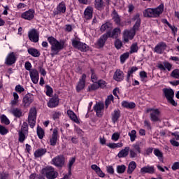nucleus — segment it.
Wrapping results in <instances>:
<instances>
[{
  "instance_id": "1",
  "label": "nucleus",
  "mask_w": 179,
  "mask_h": 179,
  "mask_svg": "<svg viewBox=\"0 0 179 179\" xmlns=\"http://www.w3.org/2000/svg\"><path fill=\"white\" fill-rule=\"evenodd\" d=\"M48 41L51 45V57L58 55V54H59V51L64 50V48L65 47V43L64 42H59L57 38H54V36H49L48 38Z\"/></svg>"
},
{
  "instance_id": "2",
  "label": "nucleus",
  "mask_w": 179,
  "mask_h": 179,
  "mask_svg": "<svg viewBox=\"0 0 179 179\" xmlns=\"http://www.w3.org/2000/svg\"><path fill=\"white\" fill-rule=\"evenodd\" d=\"M164 12V4L161 3L155 8H148L143 12L144 17H160V15Z\"/></svg>"
},
{
  "instance_id": "3",
  "label": "nucleus",
  "mask_w": 179,
  "mask_h": 179,
  "mask_svg": "<svg viewBox=\"0 0 179 179\" xmlns=\"http://www.w3.org/2000/svg\"><path fill=\"white\" fill-rule=\"evenodd\" d=\"M42 174L46 177L47 179H55L58 177V172L52 166H46L42 169Z\"/></svg>"
},
{
  "instance_id": "4",
  "label": "nucleus",
  "mask_w": 179,
  "mask_h": 179,
  "mask_svg": "<svg viewBox=\"0 0 179 179\" xmlns=\"http://www.w3.org/2000/svg\"><path fill=\"white\" fill-rule=\"evenodd\" d=\"M71 44L74 48H77L82 52L89 51V46L86 43L80 42V39L79 38H73L71 40Z\"/></svg>"
},
{
  "instance_id": "5",
  "label": "nucleus",
  "mask_w": 179,
  "mask_h": 179,
  "mask_svg": "<svg viewBox=\"0 0 179 179\" xmlns=\"http://www.w3.org/2000/svg\"><path fill=\"white\" fill-rule=\"evenodd\" d=\"M37 118V110L36 108H32L29 110L28 115V123L30 128H34L36 126V120Z\"/></svg>"
},
{
  "instance_id": "6",
  "label": "nucleus",
  "mask_w": 179,
  "mask_h": 179,
  "mask_svg": "<svg viewBox=\"0 0 179 179\" xmlns=\"http://www.w3.org/2000/svg\"><path fill=\"white\" fill-rule=\"evenodd\" d=\"M147 113H150V118L152 122L160 121V110L159 109L148 108Z\"/></svg>"
},
{
  "instance_id": "7",
  "label": "nucleus",
  "mask_w": 179,
  "mask_h": 179,
  "mask_svg": "<svg viewBox=\"0 0 179 179\" xmlns=\"http://www.w3.org/2000/svg\"><path fill=\"white\" fill-rule=\"evenodd\" d=\"M16 61H17L16 53H15V52H10L7 55L4 64L8 66H12V65L16 64Z\"/></svg>"
},
{
  "instance_id": "8",
  "label": "nucleus",
  "mask_w": 179,
  "mask_h": 179,
  "mask_svg": "<svg viewBox=\"0 0 179 179\" xmlns=\"http://www.w3.org/2000/svg\"><path fill=\"white\" fill-rule=\"evenodd\" d=\"M28 38L32 43H38L40 34L36 29H31L28 31Z\"/></svg>"
},
{
  "instance_id": "9",
  "label": "nucleus",
  "mask_w": 179,
  "mask_h": 179,
  "mask_svg": "<svg viewBox=\"0 0 179 179\" xmlns=\"http://www.w3.org/2000/svg\"><path fill=\"white\" fill-rule=\"evenodd\" d=\"M164 96L166 97L170 104L176 107L177 106V103L174 101V91L173 90H164Z\"/></svg>"
},
{
  "instance_id": "10",
  "label": "nucleus",
  "mask_w": 179,
  "mask_h": 179,
  "mask_svg": "<svg viewBox=\"0 0 179 179\" xmlns=\"http://www.w3.org/2000/svg\"><path fill=\"white\" fill-rule=\"evenodd\" d=\"M52 164L56 167H64L65 164V157L64 155H58L52 159Z\"/></svg>"
},
{
  "instance_id": "11",
  "label": "nucleus",
  "mask_w": 179,
  "mask_h": 179,
  "mask_svg": "<svg viewBox=\"0 0 179 179\" xmlns=\"http://www.w3.org/2000/svg\"><path fill=\"white\" fill-rule=\"evenodd\" d=\"M135 36H136V34L133 32L132 29H125L123 32V41L128 43L129 40H134Z\"/></svg>"
},
{
  "instance_id": "12",
  "label": "nucleus",
  "mask_w": 179,
  "mask_h": 179,
  "mask_svg": "<svg viewBox=\"0 0 179 179\" xmlns=\"http://www.w3.org/2000/svg\"><path fill=\"white\" fill-rule=\"evenodd\" d=\"M105 34L107 36L108 38H118V36L121 34V29L116 27L113 29V31H108Z\"/></svg>"
},
{
  "instance_id": "13",
  "label": "nucleus",
  "mask_w": 179,
  "mask_h": 179,
  "mask_svg": "<svg viewBox=\"0 0 179 179\" xmlns=\"http://www.w3.org/2000/svg\"><path fill=\"white\" fill-rule=\"evenodd\" d=\"M167 49V44L165 42H159L154 48V52L157 54H163Z\"/></svg>"
},
{
  "instance_id": "14",
  "label": "nucleus",
  "mask_w": 179,
  "mask_h": 179,
  "mask_svg": "<svg viewBox=\"0 0 179 179\" xmlns=\"http://www.w3.org/2000/svg\"><path fill=\"white\" fill-rule=\"evenodd\" d=\"M107 40H108V37L106 35V34H103L96 41L95 45H96L97 48H103L104 45H106Z\"/></svg>"
},
{
  "instance_id": "15",
  "label": "nucleus",
  "mask_w": 179,
  "mask_h": 179,
  "mask_svg": "<svg viewBox=\"0 0 179 179\" xmlns=\"http://www.w3.org/2000/svg\"><path fill=\"white\" fill-rule=\"evenodd\" d=\"M34 13H36L34 9H29L23 13L21 17L25 20H33V19H34Z\"/></svg>"
},
{
  "instance_id": "16",
  "label": "nucleus",
  "mask_w": 179,
  "mask_h": 179,
  "mask_svg": "<svg viewBox=\"0 0 179 179\" xmlns=\"http://www.w3.org/2000/svg\"><path fill=\"white\" fill-rule=\"evenodd\" d=\"M29 76L33 83H34V85H36V83H38V79L40 78V76L38 74V71H37V69H32L29 71Z\"/></svg>"
},
{
  "instance_id": "17",
  "label": "nucleus",
  "mask_w": 179,
  "mask_h": 179,
  "mask_svg": "<svg viewBox=\"0 0 179 179\" xmlns=\"http://www.w3.org/2000/svg\"><path fill=\"white\" fill-rule=\"evenodd\" d=\"M124 78V71H121L120 69H116L113 74V80H115V82H122Z\"/></svg>"
},
{
  "instance_id": "18",
  "label": "nucleus",
  "mask_w": 179,
  "mask_h": 179,
  "mask_svg": "<svg viewBox=\"0 0 179 179\" xmlns=\"http://www.w3.org/2000/svg\"><path fill=\"white\" fill-rule=\"evenodd\" d=\"M85 86H86V74L83 73L78 82L76 90H83Z\"/></svg>"
},
{
  "instance_id": "19",
  "label": "nucleus",
  "mask_w": 179,
  "mask_h": 179,
  "mask_svg": "<svg viewBox=\"0 0 179 179\" xmlns=\"http://www.w3.org/2000/svg\"><path fill=\"white\" fill-rule=\"evenodd\" d=\"M94 111L96 113L97 117H103V111H104V103H97L94 107Z\"/></svg>"
},
{
  "instance_id": "20",
  "label": "nucleus",
  "mask_w": 179,
  "mask_h": 179,
  "mask_svg": "<svg viewBox=\"0 0 179 179\" xmlns=\"http://www.w3.org/2000/svg\"><path fill=\"white\" fill-rule=\"evenodd\" d=\"M141 174H155V166L147 165L140 170Z\"/></svg>"
},
{
  "instance_id": "21",
  "label": "nucleus",
  "mask_w": 179,
  "mask_h": 179,
  "mask_svg": "<svg viewBox=\"0 0 179 179\" xmlns=\"http://www.w3.org/2000/svg\"><path fill=\"white\" fill-rule=\"evenodd\" d=\"M157 68L159 69H160V71H166V69H167V71H171V69L173 68V64L169 62H164L163 64L158 63Z\"/></svg>"
},
{
  "instance_id": "22",
  "label": "nucleus",
  "mask_w": 179,
  "mask_h": 179,
  "mask_svg": "<svg viewBox=\"0 0 179 179\" xmlns=\"http://www.w3.org/2000/svg\"><path fill=\"white\" fill-rule=\"evenodd\" d=\"M58 104H59V99H58V96L55 95L49 100L48 103V106L50 108H54L57 107Z\"/></svg>"
},
{
  "instance_id": "23",
  "label": "nucleus",
  "mask_w": 179,
  "mask_h": 179,
  "mask_svg": "<svg viewBox=\"0 0 179 179\" xmlns=\"http://www.w3.org/2000/svg\"><path fill=\"white\" fill-rule=\"evenodd\" d=\"M84 17L86 20H90L93 18V7L87 6L84 11Z\"/></svg>"
},
{
  "instance_id": "24",
  "label": "nucleus",
  "mask_w": 179,
  "mask_h": 179,
  "mask_svg": "<svg viewBox=\"0 0 179 179\" xmlns=\"http://www.w3.org/2000/svg\"><path fill=\"white\" fill-rule=\"evenodd\" d=\"M65 12H66V4L64 1H62L57 6V11L55 13V15H61V13H65Z\"/></svg>"
},
{
  "instance_id": "25",
  "label": "nucleus",
  "mask_w": 179,
  "mask_h": 179,
  "mask_svg": "<svg viewBox=\"0 0 179 179\" xmlns=\"http://www.w3.org/2000/svg\"><path fill=\"white\" fill-rule=\"evenodd\" d=\"M58 139V129H53L52 136L50 137V143L51 146L57 145V140Z\"/></svg>"
},
{
  "instance_id": "26",
  "label": "nucleus",
  "mask_w": 179,
  "mask_h": 179,
  "mask_svg": "<svg viewBox=\"0 0 179 179\" xmlns=\"http://www.w3.org/2000/svg\"><path fill=\"white\" fill-rule=\"evenodd\" d=\"M23 103L25 107H29L33 103V95L31 94H27L23 98Z\"/></svg>"
},
{
  "instance_id": "27",
  "label": "nucleus",
  "mask_w": 179,
  "mask_h": 179,
  "mask_svg": "<svg viewBox=\"0 0 179 179\" xmlns=\"http://www.w3.org/2000/svg\"><path fill=\"white\" fill-rule=\"evenodd\" d=\"M112 122L113 124H115L117 121L120 119V117H121V111H120V109H116L112 113Z\"/></svg>"
},
{
  "instance_id": "28",
  "label": "nucleus",
  "mask_w": 179,
  "mask_h": 179,
  "mask_svg": "<svg viewBox=\"0 0 179 179\" xmlns=\"http://www.w3.org/2000/svg\"><path fill=\"white\" fill-rule=\"evenodd\" d=\"M27 52L28 54H29V55H31V57H34V58H38V57L41 55V53L40 52V51H38V50L34 48H29L27 50Z\"/></svg>"
},
{
  "instance_id": "29",
  "label": "nucleus",
  "mask_w": 179,
  "mask_h": 179,
  "mask_svg": "<svg viewBox=\"0 0 179 179\" xmlns=\"http://www.w3.org/2000/svg\"><path fill=\"white\" fill-rule=\"evenodd\" d=\"M136 71H138V67L136 66H132L127 71V79H126L127 82H129V80L131 79V78H134L133 73H135Z\"/></svg>"
},
{
  "instance_id": "30",
  "label": "nucleus",
  "mask_w": 179,
  "mask_h": 179,
  "mask_svg": "<svg viewBox=\"0 0 179 179\" xmlns=\"http://www.w3.org/2000/svg\"><path fill=\"white\" fill-rule=\"evenodd\" d=\"M10 112L16 118H20V117H23V111H22V109L20 108H13Z\"/></svg>"
},
{
  "instance_id": "31",
  "label": "nucleus",
  "mask_w": 179,
  "mask_h": 179,
  "mask_svg": "<svg viewBox=\"0 0 179 179\" xmlns=\"http://www.w3.org/2000/svg\"><path fill=\"white\" fill-rule=\"evenodd\" d=\"M129 155V147H125L124 149H122L117 154V157L122 159V157H127Z\"/></svg>"
},
{
  "instance_id": "32",
  "label": "nucleus",
  "mask_w": 179,
  "mask_h": 179,
  "mask_svg": "<svg viewBox=\"0 0 179 179\" xmlns=\"http://www.w3.org/2000/svg\"><path fill=\"white\" fill-rule=\"evenodd\" d=\"M106 30H108V31L113 30V24L110 22H106L105 24H102L100 28V31L103 33V31H106Z\"/></svg>"
},
{
  "instance_id": "33",
  "label": "nucleus",
  "mask_w": 179,
  "mask_h": 179,
  "mask_svg": "<svg viewBox=\"0 0 179 179\" xmlns=\"http://www.w3.org/2000/svg\"><path fill=\"white\" fill-rule=\"evenodd\" d=\"M113 22H115V24L120 26V24H121V17H120V15H118V13H117V10H114L113 11Z\"/></svg>"
},
{
  "instance_id": "34",
  "label": "nucleus",
  "mask_w": 179,
  "mask_h": 179,
  "mask_svg": "<svg viewBox=\"0 0 179 179\" xmlns=\"http://www.w3.org/2000/svg\"><path fill=\"white\" fill-rule=\"evenodd\" d=\"M45 153H47L46 149L39 148L34 152V157H36V159H38V157H41V156H44V155H45Z\"/></svg>"
},
{
  "instance_id": "35",
  "label": "nucleus",
  "mask_w": 179,
  "mask_h": 179,
  "mask_svg": "<svg viewBox=\"0 0 179 179\" xmlns=\"http://www.w3.org/2000/svg\"><path fill=\"white\" fill-rule=\"evenodd\" d=\"M67 114L72 121H73L76 124H79V119H78V116H76L73 111L69 110H67Z\"/></svg>"
},
{
  "instance_id": "36",
  "label": "nucleus",
  "mask_w": 179,
  "mask_h": 179,
  "mask_svg": "<svg viewBox=\"0 0 179 179\" xmlns=\"http://www.w3.org/2000/svg\"><path fill=\"white\" fill-rule=\"evenodd\" d=\"M136 162H135L134 161H131L128 166L127 168V173L128 174H132V173H134V171H135V169H136Z\"/></svg>"
},
{
  "instance_id": "37",
  "label": "nucleus",
  "mask_w": 179,
  "mask_h": 179,
  "mask_svg": "<svg viewBox=\"0 0 179 179\" xmlns=\"http://www.w3.org/2000/svg\"><path fill=\"white\" fill-rule=\"evenodd\" d=\"M122 106L124 107V108H135L136 107V105L134 102H128L127 101H123L122 102Z\"/></svg>"
},
{
  "instance_id": "38",
  "label": "nucleus",
  "mask_w": 179,
  "mask_h": 179,
  "mask_svg": "<svg viewBox=\"0 0 179 179\" xmlns=\"http://www.w3.org/2000/svg\"><path fill=\"white\" fill-rule=\"evenodd\" d=\"M94 6L97 10H101V9L104 8V1L103 0H95Z\"/></svg>"
},
{
  "instance_id": "39",
  "label": "nucleus",
  "mask_w": 179,
  "mask_h": 179,
  "mask_svg": "<svg viewBox=\"0 0 179 179\" xmlns=\"http://www.w3.org/2000/svg\"><path fill=\"white\" fill-rule=\"evenodd\" d=\"M106 146H108V148H110V149H117L118 148H122V146H124V143H110L106 144Z\"/></svg>"
},
{
  "instance_id": "40",
  "label": "nucleus",
  "mask_w": 179,
  "mask_h": 179,
  "mask_svg": "<svg viewBox=\"0 0 179 179\" xmlns=\"http://www.w3.org/2000/svg\"><path fill=\"white\" fill-rule=\"evenodd\" d=\"M27 134L28 133H25L24 131H20L18 132V135H19V138H18V141L19 142H20L21 143H23V142H24V140L26 139V138H27Z\"/></svg>"
},
{
  "instance_id": "41",
  "label": "nucleus",
  "mask_w": 179,
  "mask_h": 179,
  "mask_svg": "<svg viewBox=\"0 0 179 179\" xmlns=\"http://www.w3.org/2000/svg\"><path fill=\"white\" fill-rule=\"evenodd\" d=\"M13 99L10 101L11 106H16L19 103V95L16 92L13 93Z\"/></svg>"
},
{
  "instance_id": "42",
  "label": "nucleus",
  "mask_w": 179,
  "mask_h": 179,
  "mask_svg": "<svg viewBox=\"0 0 179 179\" xmlns=\"http://www.w3.org/2000/svg\"><path fill=\"white\" fill-rule=\"evenodd\" d=\"M90 72L92 82H98L97 80H99V77L97 76V74H96V71H94V69L91 68Z\"/></svg>"
},
{
  "instance_id": "43",
  "label": "nucleus",
  "mask_w": 179,
  "mask_h": 179,
  "mask_svg": "<svg viewBox=\"0 0 179 179\" xmlns=\"http://www.w3.org/2000/svg\"><path fill=\"white\" fill-rule=\"evenodd\" d=\"M138 50H139V47L138 46V43H134L131 45L130 48V54L138 52Z\"/></svg>"
},
{
  "instance_id": "44",
  "label": "nucleus",
  "mask_w": 179,
  "mask_h": 179,
  "mask_svg": "<svg viewBox=\"0 0 179 179\" xmlns=\"http://www.w3.org/2000/svg\"><path fill=\"white\" fill-rule=\"evenodd\" d=\"M142 22H136L134 24L133 27L131 28V31L136 34V31H139V29H141V24Z\"/></svg>"
},
{
  "instance_id": "45",
  "label": "nucleus",
  "mask_w": 179,
  "mask_h": 179,
  "mask_svg": "<svg viewBox=\"0 0 179 179\" xmlns=\"http://www.w3.org/2000/svg\"><path fill=\"white\" fill-rule=\"evenodd\" d=\"M62 115V113L59 111H55L52 113V118L54 121H57V120H59V117Z\"/></svg>"
},
{
  "instance_id": "46",
  "label": "nucleus",
  "mask_w": 179,
  "mask_h": 179,
  "mask_svg": "<svg viewBox=\"0 0 179 179\" xmlns=\"http://www.w3.org/2000/svg\"><path fill=\"white\" fill-rule=\"evenodd\" d=\"M126 170H127V166L125 165H118L117 166V171L118 174H123V173H125Z\"/></svg>"
},
{
  "instance_id": "47",
  "label": "nucleus",
  "mask_w": 179,
  "mask_h": 179,
  "mask_svg": "<svg viewBox=\"0 0 179 179\" xmlns=\"http://www.w3.org/2000/svg\"><path fill=\"white\" fill-rule=\"evenodd\" d=\"M37 135L39 139H43V138H44V135H45L44 130L41 127H37Z\"/></svg>"
},
{
  "instance_id": "48",
  "label": "nucleus",
  "mask_w": 179,
  "mask_h": 179,
  "mask_svg": "<svg viewBox=\"0 0 179 179\" xmlns=\"http://www.w3.org/2000/svg\"><path fill=\"white\" fill-rule=\"evenodd\" d=\"M129 58V52H125L120 55V62L121 64H124L127 59Z\"/></svg>"
},
{
  "instance_id": "49",
  "label": "nucleus",
  "mask_w": 179,
  "mask_h": 179,
  "mask_svg": "<svg viewBox=\"0 0 179 179\" xmlns=\"http://www.w3.org/2000/svg\"><path fill=\"white\" fill-rule=\"evenodd\" d=\"M98 86L100 89H107V82L104 80H98Z\"/></svg>"
},
{
  "instance_id": "50",
  "label": "nucleus",
  "mask_w": 179,
  "mask_h": 179,
  "mask_svg": "<svg viewBox=\"0 0 179 179\" xmlns=\"http://www.w3.org/2000/svg\"><path fill=\"white\" fill-rule=\"evenodd\" d=\"M129 136H130V141L131 142H134V141L136 139V131L132 130L131 132L128 134Z\"/></svg>"
},
{
  "instance_id": "51",
  "label": "nucleus",
  "mask_w": 179,
  "mask_h": 179,
  "mask_svg": "<svg viewBox=\"0 0 179 179\" xmlns=\"http://www.w3.org/2000/svg\"><path fill=\"white\" fill-rule=\"evenodd\" d=\"M76 159L75 157H72L71 159H69V174L71 175V169H72V166H73L75 162H76Z\"/></svg>"
},
{
  "instance_id": "52",
  "label": "nucleus",
  "mask_w": 179,
  "mask_h": 179,
  "mask_svg": "<svg viewBox=\"0 0 179 179\" xmlns=\"http://www.w3.org/2000/svg\"><path fill=\"white\" fill-rule=\"evenodd\" d=\"M115 47L116 50H121L122 47V41H121V40H120L119 38L115 39Z\"/></svg>"
},
{
  "instance_id": "53",
  "label": "nucleus",
  "mask_w": 179,
  "mask_h": 179,
  "mask_svg": "<svg viewBox=\"0 0 179 179\" xmlns=\"http://www.w3.org/2000/svg\"><path fill=\"white\" fill-rule=\"evenodd\" d=\"M21 132H25L27 134H29V125L27 124V122H24L21 127V130L20 131Z\"/></svg>"
},
{
  "instance_id": "54",
  "label": "nucleus",
  "mask_w": 179,
  "mask_h": 179,
  "mask_svg": "<svg viewBox=\"0 0 179 179\" xmlns=\"http://www.w3.org/2000/svg\"><path fill=\"white\" fill-rule=\"evenodd\" d=\"M154 155H155L159 160L160 159H163V152H162V151L157 148L154 150Z\"/></svg>"
},
{
  "instance_id": "55",
  "label": "nucleus",
  "mask_w": 179,
  "mask_h": 179,
  "mask_svg": "<svg viewBox=\"0 0 179 179\" xmlns=\"http://www.w3.org/2000/svg\"><path fill=\"white\" fill-rule=\"evenodd\" d=\"M1 121L2 124H5V125H9V124H10L9 119H8V117L6 116H5V115H3L1 117Z\"/></svg>"
},
{
  "instance_id": "56",
  "label": "nucleus",
  "mask_w": 179,
  "mask_h": 179,
  "mask_svg": "<svg viewBox=\"0 0 179 179\" xmlns=\"http://www.w3.org/2000/svg\"><path fill=\"white\" fill-rule=\"evenodd\" d=\"M171 78H174V79L179 78V69H174L171 73Z\"/></svg>"
},
{
  "instance_id": "57",
  "label": "nucleus",
  "mask_w": 179,
  "mask_h": 179,
  "mask_svg": "<svg viewBox=\"0 0 179 179\" xmlns=\"http://www.w3.org/2000/svg\"><path fill=\"white\" fill-rule=\"evenodd\" d=\"M131 20L133 22H139L140 23H142V21L141 20V15L139 13H136L134 17H132Z\"/></svg>"
},
{
  "instance_id": "58",
  "label": "nucleus",
  "mask_w": 179,
  "mask_h": 179,
  "mask_svg": "<svg viewBox=\"0 0 179 179\" xmlns=\"http://www.w3.org/2000/svg\"><path fill=\"white\" fill-rule=\"evenodd\" d=\"M120 134L118 132H115L112 135L111 139L112 141H114L115 142H117L118 139H120Z\"/></svg>"
},
{
  "instance_id": "59",
  "label": "nucleus",
  "mask_w": 179,
  "mask_h": 179,
  "mask_svg": "<svg viewBox=\"0 0 179 179\" xmlns=\"http://www.w3.org/2000/svg\"><path fill=\"white\" fill-rule=\"evenodd\" d=\"M8 129H6L5 127L0 124L1 135H6V134H8Z\"/></svg>"
},
{
  "instance_id": "60",
  "label": "nucleus",
  "mask_w": 179,
  "mask_h": 179,
  "mask_svg": "<svg viewBox=\"0 0 179 179\" xmlns=\"http://www.w3.org/2000/svg\"><path fill=\"white\" fill-rule=\"evenodd\" d=\"M38 70L39 71L41 75H42V76H45V75H47V71H45V69L44 68H43V65L42 66H39L38 67Z\"/></svg>"
},
{
  "instance_id": "61",
  "label": "nucleus",
  "mask_w": 179,
  "mask_h": 179,
  "mask_svg": "<svg viewBox=\"0 0 179 179\" xmlns=\"http://www.w3.org/2000/svg\"><path fill=\"white\" fill-rule=\"evenodd\" d=\"M133 150L136 151L137 153H141V145L139 144H134L133 145Z\"/></svg>"
},
{
  "instance_id": "62",
  "label": "nucleus",
  "mask_w": 179,
  "mask_h": 179,
  "mask_svg": "<svg viewBox=\"0 0 179 179\" xmlns=\"http://www.w3.org/2000/svg\"><path fill=\"white\" fill-rule=\"evenodd\" d=\"M129 152V156L131 159H134L138 156V152L135 151V150H130Z\"/></svg>"
},
{
  "instance_id": "63",
  "label": "nucleus",
  "mask_w": 179,
  "mask_h": 179,
  "mask_svg": "<svg viewBox=\"0 0 179 179\" xmlns=\"http://www.w3.org/2000/svg\"><path fill=\"white\" fill-rule=\"evenodd\" d=\"M170 143L172 145V146H175L176 148H178L179 143L178 141H176V138H172L170 140Z\"/></svg>"
},
{
  "instance_id": "64",
  "label": "nucleus",
  "mask_w": 179,
  "mask_h": 179,
  "mask_svg": "<svg viewBox=\"0 0 179 179\" xmlns=\"http://www.w3.org/2000/svg\"><path fill=\"white\" fill-rule=\"evenodd\" d=\"M171 169L174 171H176V170H178L179 169V162H176L173 163L171 166Z\"/></svg>"
}]
</instances>
